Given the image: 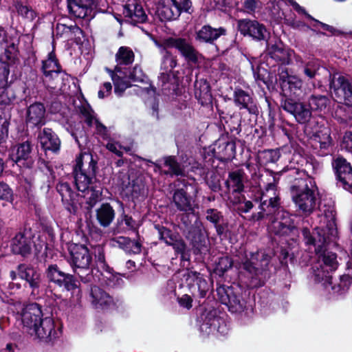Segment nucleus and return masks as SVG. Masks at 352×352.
<instances>
[{"instance_id": "obj_16", "label": "nucleus", "mask_w": 352, "mask_h": 352, "mask_svg": "<svg viewBox=\"0 0 352 352\" xmlns=\"http://www.w3.org/2000/svg\"><path fill=\"white\" fill-rule=\"evenodd\" d=\"M165 45L167 47H175L185 59L192 63L198 62L200 54L195 50L193 46L185 38H170L165 41Z\"/></svg>"}, {"instance_id": "obj_4", "label": "nucleus", "mask_w": 352, "mask_h": 352, "mask_svg": "<svg viewBox=\"0 0 352 352\" xmlns=\"http://www.w3.org/2000/svg\"><path fill=\"white\" fill-rule=\"evenodd\" d=\"M316 191L317 186L312 177L306 175L304 178L296 179L291 192L292 200L299 212L309 214L314 211Z\"/></svg>"}, {"instance_id": "obj_25", "label": "nucleus", "mask_w": 352, "mask_h": 352, "mask_svg": "<svg viewBox=\"0 0 352 352\" xmlns=\"http://www.w3.org/2000/svg\"><path fill=\"white\" fill-rule=\"evenodd\" d=\"M9 70L6 67H0V102L9 104L15 99L12 89L8 87V76Z\"/></svg>"}, {"instance_id": "obj_59", "label": "nucleus", "mask_w": 352, "mask_h": 352, "mask_svg": "<svg viewBox=\"0 0 352 352\" xmlns=\"http://www.w3.org/2000/svg\"><path fill=\"white\" fill-rule=\"evenodd\" d=\"M178 302L180 306L189 309L192 307V299L190 296L186 294L179 298Z\"/></svg>"}, {"instance_id": "obj_63", "label": "nucleus", "mask_w": 352, "mask_h": 352, "mask_svg": "<svg viewBox=\"0 0 352 352\" xmlns=\"http://www.w3.org/2000/svg\"><path fill=\"white\" fill-rule=\"evenodd\" d=\"M8 137V129L3 124H0V144Z\"/></svg>"}, {"instance_id": "obj_61", "label": "nucleus", "mask_w": 352, "mask_h": 352, "mask_svg": "<svg viewBox=\"0 0 352 352\" xmlns=\"http://www.w3.org/2000/svg\"><path fill=\"white\" fill-rule=\"evenodd\" d=\"M57 189L60 193L62 198L64 199L66 197V194L70 193V188L67 184H60L57 186Z\"/></svg>"}, {"instance_id": "obj_64", "label": "nucleus", "mask_w": 352, "mask_h": 352, "mask_svg": "<svg viewBox=\"0 0 352 352\" xmlns=\"http://www.w3.org/2000/svg\"><path fill=\"white\" fill-rule=\"evenodd\" d=\"M324 216L329 219V226L333 227L335 225V212L333 210H331L328 212H325Z\"/></svg>"}, {"instance_id": "obj_14", "label": "nucleus", "mask_w": 352, "mask_h": 352, "mask_svg": "<svg viewBox=\"0 0 352 352\" xmlns=\"http://www.w3.org/2000/svg\"><path fill=\"white\" fill-rule=\"evenodd\" d=\"M60 332L56 329L54 321L50 316L45 317L40 321L30 333L31 336H34L36 338L45 342L52 341L58 338Z\"/></svg>"}, {"instance_id": "obj_37", "label": "nucleus", "mask_w": 352, "mask_h": 352, "mask_svg": "<svg viewBox=\"0 0 352 352\" xmlns=\"http://www.w3.org/2000/svg\"><path fill=\"white\" fill-rule=\"evenodd\" d=\"M252 98L245 91L242 89H236L234 93V102L236 106L240 109H246L252 113V109L250 107L252 103Z\"/></svg>"}, {"instance_id": "obj_30", "label": "nucleus", "mask_w": 352, "mask_h": 352, "mask_svg": "<svg viewBox=\"0 0 352 352\" xmlns=\"http://www.w3.org/2000/svg\"><path fill=\"white\" fill-rule=\"evenodd\" d=\"M110 242L112 246H118L129 254H139L141 252V244L127 237H115Z\"/></svg>"}, {"instance_id": "obj_40", "label": "nucleus", "mask_w": 352, "mask_h": 352, "mask_svg": "<svg viewBox=\"0 0 352 352\" xmlns=\"http://www.w3.org/2000/svg\"><path fill=\"white\" fill-rule=\"evenodd\" d=\"M314 139L320 144V147L322 149H327L331 145V138L328 129H324L317 133Z\"/></svg>"}, {"instance_id": "obj_6", "label": "nucleus", "mask_w": 352, "mask_h": 352, "mask_svg": "<svg viewBox=\"0 0 352 352\" xmlns=\"http://www.w3.org/2000/svg\"><path fill=\"white\" fill-rule=\"evenodd\" d=\"M116 60L117 65L114 72H109L114 85V92L118 96H121L129 85L126 80H123L126 76V72L122 69V66L132 64L134 60V53L129 47H120L116 54Z\"/></svg>"}, {"instance_id": "obj_13", "label": "nucleus", "mask_w": 352, "mask_h": 352, "mask_svg": "<svg viewBox=\"0 0 352 352\" xmlns=\"http://www.w3.org/2000/svg\"><path fill=\"white\" fill-rule=\"evenodd\" d=\"M43 318L41 308L36 303L25 306L20 314V320L23 328L29 334Z\"/></svg>"}, {"instance_id": "obj_35", "label": "nucleus", "mask_w": 352, "mask_h": 352, "mask_svg": "<svg viewBox=\"0 0 352 352\" xmlns=\"http://www.w3.org/2000/svg\"><path fill=\"white\" fill-rule=\"evenodd\" d=\"M12 246L14 253L25 255L31 250V240L23 234L18 233L12 240Z\"/></svg>"}, {"instance_id": "obj_44", "label": "nucleus", "mask_w": 352, "mask_h": 352, "mask_svg": "<svg viewBox=\"0 0 352 352\" xmlns=\"http://www.w3.org/2000/svg\"><path fill=\"white\" fill-rule=\"evenodd\" d=\"M320 65L317 60H311L306 63L303 66V73L309 79L315 78L318 70Z\"/></svg>"}, {"instance_id": "obj_17", "label": "nucleus", "mask_w": 352, "mask_h": 352, "mask_svg": "<svg viewBox=\"0 0 352 352\" xmlns=\"http://www.w3.org/2000/svg\"><path fill=\"white\" fill-rule=\"evenodd\" d=\"M47 277L51 282L57 284L60 287H64L68 291L77 287L76 281L74 276L60 270L56 265H51L48 267Z\"/></svg>"}, {"instance_id": "obj_27", "label": "nucleus", "mask_w": 352, "mask_h": 352, "mask_svg": "<svg viewBox=\"0 0 352 352\" xmlns=\"http://www.w3.org/2000/svg\"><path fill=\"white\" fill-rule=\"evenodd\" d=\"M42 148L47 151L56 152L59 150L60 141L58 136L48 128H45L38 136Z\"/></svg>"}, {"instance_id": "obj_36", "label": "nucleus", "mask_w": 352, "mask_h": 352, "mask_svg": "<svg viewBox=\"0 0 352 352\" xmlns=\"http://www.w3.org/2000/svg\"><path fill=\"white\" fill-rule=\"evenodd\" d=\"M160 239L164 240L166 243L173 246L177 252H182L184 250V243L177 239V236L171 234V232L164 228L158 229Z\"/></svg>"}, {"instance_id": "obj_39", "label": "nucleus", "mask_w": 352, "mask_h": 352, "mask_svg": "<svg viewBox=\"0 0 352 352\" xmlns=\"http://www.w3.org/2000/svg\"><path fill=\"white\" fill-rule=\"evenodd\" d=\"M229 186H231L233 191L240 192L243 188L242 174L240 171H235L230 173L229 175V179L227 182Z\"/></svg>"}, {"instance_id": "obj_62", "label": "nucleus", "mask_w": 352, "mask_h": 352, "mask_svg": "<svg viewBox=\"0 0 352 352\" xmlns=\"http://www.w3.org/2000/svg\"><path fill=\"white\" fill-rule=\"evenodd\" d=\"M290 3L294 7V8L300 14H305L308 19L314 20L309 14H308L304 8H302L301 6H300L296 2L294 1L293 0L290 1Z\"/></svg>"}, {"instance_id": "obj_58", "label": "nucleus", "mask_w": 352, "mask_h": 352, "mask_svg": "<svg viewBox=\"0 0 352 352\" xmlns=\"http://www.w3.org/2000/svg\"><path fill=\"white\" fill-rule=\"evenodd\" d=\"M123 221L127 228L130 230H135L138 228L139 223L135 221L131 217L124 214Z\"/></svg>"}, {"instance_id": "obj_19", "label": "nucleus", "mask_w": 352, "mask_h": 352, "mask_svg": "<svg viewBox=\"0 0 352 352\" xmlns=\"http://www.w3.org/2000/svg\"><path fill=\"white\" fill-rule=\"evenodd\" d=\"M25 122L30 127H41L45 123V109L43 104L35 102L27 109Z\"/></svg>"}, {"instance_id": "obj_41", "label": "nucleus", "mask_w": 352, "mask_h": 352, "mask_svg": "<svg viewBox=\"0 0 352 352\" xmlns=\"http://www.w3.org/2000/svg\"><path fill=\"white\" fill-rule=\"evenodd\" d=\"M126 78L123 80H126L129 82V87L131 86L133 82L144 83L146 79L142 69L137 66L133 68L132 72H129V75L126 73Z\"/></svg>"}, {"instance_id": "obj_33", "label": "nucleus", "mask_w": 352, "mask_h": 352, "mask_svg": "<svg viewBox=\"0 0 352 352\" xmlns=\"http://www.w3.org/2000/svg\"><path fill=\"white\" fill-rule=\"evenodd\" d=\"M82 31L76 24L67 25L63 23H58L56 27V36L63 37L67 40L74 38H80Z\"/></svg>"}, {"instance_id": "obj_43", "label": "nucleus", "mask_w": 352, "mask_h": 352, "mask_svg": "<svg viewBox=\"0 0 352 352\" xmlns=\"http://www.w3.org/2000/svg\"><path fill=\"white\" fill-rule=\"evenodd\" d=\"M217 149L219 154L226 158H230L234 155L235 145L233 142H219Z\"/></svg>"}, {"instance_id": "obj_55", "label": "nucleus", "mask_w": 352, "mask_h": 352, "mask_svg": "<svg viewBox=\"0 0 352 352\" xmlns=\"http://www.w3.org/2000/svg\"><path fill=\"white\" fill-rule=\"evenodd\" d=\"M341 146L342 148L352 152V131H347L345 133Z\"/></svg>"}, {"instance_id": "obj_2", "label": "nucleus", "mask_w": 352, "mask_h": 352, "mask_svg": "<svg viewBox=\"0 0 352 352\" xmlns=\"http://www.w3.org/2000/svg\"><path fill=\"white\" fill-rule=\"evenodd\" d=\"M302 235L307 245L315 247L317 261L311 267V278L317 283H322L327 287L332 284L331 273L338 265L336 254L324 249L327 237L322 228H316L312 234L307 228L302 230Z\"/></svg>"}, {"instance_id": "obj_38", "label": "nucleus", "mask_w": 352, "mask_h": 352, "mask_svg": "<svg viewBox=\"0 0 352 352\" xmlns=\"http://www.w3.org/2000/svg\"><path fill=\"white\" fill-rule=\"evenodd\" d=\"M329 103V100L324 96H311L309 99V107L311 111L322 112Z\"/></svg>"}, {"instance_id": "obj_56", "label": "nucleus", "mask_w": 352, "mask_h": 352, "mask_svg": "<svg viewBox=\"0 0 352 352\" xmlns=\"http://www.w3.org/2000/svg\"><path fill=\"white\" fill-rule=\"evenodd\" d=\"M112 90V85L111 82H104L100 88L98 96V98L102 99L105 97H107L110 95Z\"/></svg>"}, {"instance_id": "obj_8", "label": "nucleus", "mask_w": 352, "mask_h": 352, "mask_svg": "<svg viewBox=\"0 0 352 352\" xmlns=\"http://www.w3.org/2000/svg\"><path fill=\"white\" fill-rule=\"evenodd\" d=\"M175 186L177 188L173 195V201L179 210L188 212H193V206L187 193H192L195 195L198 192L197 186L194 179L192 183L186 182L184 179H178L175 184Z\"/></svg>"}, {"instance_id": "obj_20", "label": "nucleus", "mask_w": 352, "mask_h": 352, "mask_svg": "<svg viewBox=\"0 0 352 352\" xmlns=\"http://www.w3.org/2000/svg\"><path fill=\"white\" fill-rule=\"evenodd\" d=\"M18 268L20 277L25 279L32 289V294H38L41 285L40 273L34 268L25 265H20Z\"/></svg>"}, {"instance_id": "obj_46", "label": "nucleus", "mask_w": 352, "mask_h": 352, "mask_svg": "<svg viewBox=\"0 0 352 352\" xmlns=\"http://www.w3.org/2000/svg\"><path fill=\"white\" fill-rule=\"evenodd\" d=\"M193 276L195 278L196 284L198 287L201 297H204L209 289L207 281L199 273H194Z\"/></svg>"}, {"instance_id": "obj_53", "label": "nucleus", "mask_w": 352, "mask_h": 352, "mask_svg": "<svg viewBox=\"0 0 352 352\" xmlns=\"http://www.w3.org/2000/svg\"><path fill=\"white\" fill-rule=\"evenodd\" d=\"M107 148L111 152L115 153L118 156L120 157L122 155V150L128 151L126 148H123L119 143L114 141H109L107 145Z\"/></svg>"}, {"instance_id": "obj_11", "label": "nucleus", "mask_w": 352, "mask_h": 352, "mask_svg": "<svg viewBox=\"0 0 352 352\" xmlns=\"http://www.w3.org/2000/svg\"><path fill=\"white\" fill-rule=\"evenodd\" d=\"M279 80L284 95L296 97L302 92V80L298 76L289 74L287 69H282Z\"/></svg>"}, {"instance_id": "obj_12", "label": "nucleus", "mask_w": 352, "mask_h": 352, "mask_svg": "<svg viewBox=\"0 0 352 352\" xmlns=\"http://www.w3.org/2000/svg\"><path fill=\"white\" fill-rule=\"evenodd\" d=\"M338 184L345 190L352 188V166L344 158L338 157L332 162Z\"/></svg>"}, {"instance_id": "obj_29", "label": "nucleus", "mask_w": 352, "mask_h": 352, "mask_svg": "<svg viewBox=\"0 0 352 352\" xmlns=\"http://www.w3.org/2000/svg\"><path fill=\"white\" fill-rule=\"evenodd\" d=\"M116 212L113 207L108 203L102 204L96 210V217L98 223L107 228L110 226L115 218Z\"/></svg>"}, {"instance_id": "obj_24", "label": "nucleus", "mask_w": 352, "mask_h": 352, "mask_svg": "<svg viewBox=\"0 0 352 352\" xmlns=\"http://www.w3.org/2000/svg\"><path fill=\"white\" fill-rule=\"evenodd\" d=\"M94 4V0H67L70 14L80 19L85 18L91 12Z\"/></svg>"}, {"instance_id": "obj_31", "label": "nucleus", "mask_w": 352, "mask_h": 352, "mask_svg": "<svg viewBox=\"0 0 352 352\" xmlns=\"http://www.w3.org/2000/svg\"><path fill=\"white\" fill-rule=\"evenodd\" d=\"M80 111L88 126L95 127L96 132L102 136L107 134L106 126L99 122L89 107H83Z\"/></svg>"}, {"instance_id": "obj_48", "label": "nucleus", "mask_w": 352, "mask_h": 352, "mask_svg": "<svg viewBox=\"0 0 352 352\" xmlns=\"http://www.w3.org/2000/svg\"><path fill=\"white\" fill-rule=\"evenodd\" d=\"M16 9L18 13L20 15L29 20H33L36 16L35 12L27 6L18 3L16 6Z\"/></svg>"}, {"instance_id": "obj_3", "label": "nucleus", "mask_w": 352, "mask_h": 352, "mask_svg": "<svg viewBox=\"0 0 352 352\" xmlns=\"http://www.w3.org/2000/svg\"><path fill=\"white\" fill-rule=\"evenodd\" d=\"M74 179L76 188L84 192L87 203L93 207L102 196V187L95 177L96 162L89 153H81L76 160Z\"/></svg>"}, {"instance_id": "obj_60", "label": "nucleus", "mask_w": 352, "mask_h": 352, "mask_svg": "<svg viewBox=\"0 0 352 352\" xmlns=\"http://www.w3.org/2000/svg\"><path fill=\"white\" fill-rule=\"evenodd\" d=\"M253 207V204L250 201H239L238 210L243 212H248Z\"/></svg>"}, {"instance_id": "obj_34", "label": "nucleus", "mask_w": 352, "mask_h": 352, "mask_svg": "<svg viewBox=\"0 0 352 352\" xmlns=\"http://www.w3.org/2000/svg\"><path fill=\"white\" fill-rule=\"evenodd\" d=\"M268 258L264 257L262 252H256L251 254V257L249 261H246L243 264V268L248 271L250 273H255L260 270V267L267 265Z\"/></svg>"}, {"instance_id": "obj_10", "label": "nucleus", "mask_w": 352, "mask_h": 352, "mask_svg": "<svg viewBox=\"0 0 352 352\" xmlns=\"http://www.w3.org/2000/svg\"><path fill=\"white\" fill-rule=\"evenodd\" d=\"M219 299L223 304L228 306L233 313H241L245 308V301L241 296L240 289L234 290V287H219L217 289Z\"/></svg>"}, {"instance_id": "obj_57", "label": "nucleus", "mask_w": 352, "mask_h": 352, "mask_svg": "<svg viewBox=\"0 0 352 352\" xmlns=\"http://www.w3.org/2000/svg\"><path fill=\"white\" fill-rule=\"evenodd\" d=\"M221 217L220 213L214 209H208L206 211V219L213 223H217Z\"/></svg>"}, {"instance_id": "obj_9", "label": "nucleus", "mask_w": 352, "mask_h": 352, "mask_svg": "<svg viewBox=\"0 0 352 352\" xmlns=\"http://www.w3.org/2000/svg\"><path fill=\"white\" fill-rule=\"evenodd\" d=\"M69 250L70 252L69 263L74 272L78 274L82 280H88V279L83 278L80 272L89 270L90 269L92 257L89 250L85 246L78 244H72Z\"/></svg>"}, {"instance_id": "obj_15", "label": "nucleus", "mask_w": 352, "mask_h": 352, "mask_svg": "<svg viewBox=\"0 0 352 352\" xmlns=\"http://www.w3.org/2000/svg\"><path fill=\"white\" fill-rule=\"evenodd\" d=\"M237 23L239 31L244 36H249L258 41L265 40L269 36L265 27L256 21L241 19Z\"/></svg>"}, {"instance_id": "obj_5", "label": "nucleus", "mask_w": 352, "mask_h": 352, "mask_svg": "<svg viewBox=\"0 0 352 352\" xmlns=\"http://www.w3.org/2000/svg\"><path fill=\"white\" fill-rule=\"evenodd\" d=\"M330 89L340 102H344L347 106L346 110L344 107H339L336 112V117L341 122H345L352 118V86L344 76L336 73L330 76Z\"/></svg>"}, {"instance_id": "obj_28", "label": "nucleus", "mask_w": 352, "mask_h": 352, "mask_svg": "<svg viewBox=\"0 0 352 352\" xmlns=\"http://www.w3.org/2000/svg\"><path fill=\"white\" fill-rule=\"evenodd\" d=\"M268 52L272 58L284 65L290 63L291 56L294 54L292 50L285 48L281 43L269 46Z\"/></svg>"}, {"instance_id": "obj_23", "label": "nucleus", "mask_w": 352, "mask_h": 352, "mask_svg": "<svg viewBox=\"0 0 352 352\" xmlns=\"http://www.w3.org/2000/svg\"><path fill=\"white\" fill-rule=\"evenodd\" d=\"M123 14L133 23L144 22L146 15L140 4L136 0H128L124 6Z\"/></svg>"}, {"instance_id": "obj_22", "label": "nucleus", "mask_w": 352, "mask_h": 352, "mask_svg": "<svg viewBox=\"0 0 352 352\" xmlns=\"http://www.w3.org/2000/svg\"><path fill=\"white\" fill-rule=\"evenodd\" d=\"M90 301L96 309H104L113 302L111 296L98 286H93L89 294Z\"/></svg>"}, {"instance_id": "obj_26", "label": "nucleus", "mask_w": 352, "mask_h": 352, "mask_svg": "<svg viewBox=\"0 0 352 352\" xmlns=\"http://www.w3.org/2000/svg\"><path fill=\"white\" fill-rule=\"evenodd\" d=\"M42 69L46 80L55 79L61 72L60 66L53 51L49 53L47 58L43 61Z\"/></svg>"}, {"instance_id": "obj_52", "label": "nucleus", "mask_w": 352, "mask_h": 352, "mask_svg": "<svg viewBox=\"0 0 352 352\" xmlns=\"http://www.w3.org/2000/svg\"><path fill=\"white\" fill-rule=\"evenodd\" d=\"M138 92L145 102L152 98L154 96V89L151 84L148 86L140 87Z\"/></svg>"}, {"instance_id": "obj_45", "label": "nucleus", "mask_w": 352, "mask_h": 352, "mask_svg": "<svg viewBox=\"0 0 352 352\" xmlns=\"http://www.w3.org/2000/svg\"><path fill=\"white\" fill-rule=\"evenodd\" d=\"M261 8V2L259 0H244L243 2V11L250 14H253Z\"/></svg>"}, {"instance_id": "obj_49", "label": "nucleus", "mask_w": 352, "mask_h": 352, "mask_svg": "<svg viewBox=\"0 0 352 352\" xmlns=\"http://www.w3.org/2000/svg\"><path fill=\"white\" fill-rule=\"evenodd\" d=\"M232 263L233 262L229 256L221 257L217 264L216 270L223 273L232 267Z\"/></svg>"}, {"instance_id": "obj_50", "label": "nucleus", "mask_w": 352, "mask_h": 352, "mask_svg": "<svg viewBox=\"0 0 352 352\" xmlns=\"http://www.w3.org/2000/svg\"><path fill=\"white\" fill-rule=\"evenodd\" d=\"M0 199L9 202L13 201L12 191L6 184H0Z\"/></svg>"}, {"instance_id": "obj_51", "label": "nucleus", "mask_w": 352, "mask_h": 352, "mask_svg": "<svg viewBox=\"0 0 352 352\" xmlns=\"http://www.w3.org/2000/svg\"><path fill=\"white\" fill-rule=\"evenodd\" d=\"M263 157L265 160L266 163L276 162L280 157V153L278 150H268L264 151Z\"/></svg>"}, {"instance_id": "obj_18", "label": "nucleus", "mask_w": 352, "mask_h": 352, "mask_svg": "<svg viewBox=\"0 0 352 352\" xmlns=\"http://www.w3.org/2000/svg\"><path fill=\"white\" fill-rule=\"evenodd\" d=\"M31 145L28 142L19 144L10 156V160L19 167L32 168L34 160L31 153Z\"/></svg>"}, {"instance_id": "obj_54", "label": "nucleus", "mask_w": 352, "mask_h": 352, "mask_svg": "<svg viewBox=\"0 0 352 352\" xmlns=\"http://www.w3.org/2000/svg\"><path fill=\"white\" fill-rule=\"evenodd\" d=\"M351 285V278L349 276H342L340 278V283L338 285V289L336 285L332 286V289L339 292L340 290H346Z\"/></svg>"}, {"instance_id": "obj_1", "label": "nucleus", "mask_w": 352, "mask_h": 352, "mask_svg": "<svg viewBox=\"0 0 352 352\" xmlns=\"http://www.w3.org/2000/svg\"><path fill=\"white\" fill-rule=\"evenodd\" d=\"M274 181L275 179L273 177V182H270L265 190L261 191L258 197L261 201L259 208L261 211L254 214L252 218L258 221L265 216L276 213L274 219L268 226L270 232L276 235H289L296 232V227L287 212L278 210L280 201Z\"/></svg>"}, {"instance_id": "obj_7", "label": "nucleus", "mask_w": 352, "mask_h": 352, "mask_svg": "<svg viewBox=\"0 0 352 352\" xmlns=\"http://www.w3.org/2000/svg\"><path fill=\"white\" fill-rule=\"evenodd\" d=\"M190 0H158L155 6V14L162 21L177 19L182 12H190Z\"/></svg>"}, {"instance_id": "obj_47", "label": "nucleus", "mask_w": 352, "mask_h": 352, "mask_svg": "<svg viewBox=\"0 0 352 352\" xmlns=\"http://www.w3.org/2000/svg\"><path fill=\"white\" fill-rule=\"evenodd\" d=\"M289 13L283 12L282 14L283 16H280L281 19L284 20V23L287 25L292 27L293 28H300V27L304 26V23L300 21H297L295 20L293 16V14L291 11Z\"/></svg>"}, {"instance_id": "obj_21", "label": "nucleus", "mask_w": 352, "mask_h": 352, "mask_svg": "<svg viewBox=\"0 0 352 352\" xmlns=\"http://www.w3.org/2000/svg\"><path fill=\"white\" fill-rule=\"evenodd\" d=\"M282 107L283 109L294 115L299 122H306L311 116V110L301 102H294L292 100H286Z\"/></svg>"}, {"instance_id": "obj_42", "label": "nucleus", "mask_w": 352, "mask_h": 352, "mask_svg": "<svg viewBox=\"0 0 352 352\" xmlns=\"http://www.w3.org/2000/svg\"><path fill=\"white\" fill-rule=\"evenodd\" d=\"M165 166L168 168V170H164L165 173H169L177 176H184L185 175L184 170L172 157H169L166 160Z\"/></svg>"}, {"instance_id": "obj_32", "label": "nucleus", "mask_w": 352, "mask_h": 352, "mask_svg": "<svg viewBox=\"0 0 352 352\" xmlns=\"http://www.w3.org/2000/svg\"><path fill=\"white\" fill-rule=\"evenodd\" d=\"M224 34L223 28L216 29L210 25H204L197 32L196 38L201 42L212 43Z\"/></svg>"}]
</instances>
